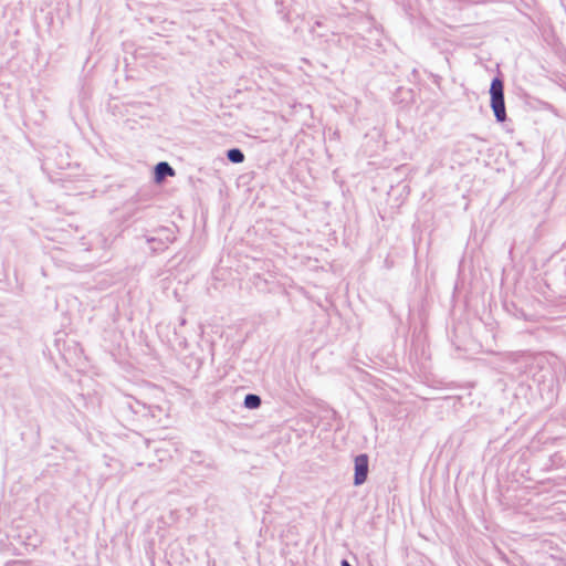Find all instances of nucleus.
Masks as SVG:
<instances>
[{"mask_svg": "<svg viewBox=\"0 0 566 566\" xmlns=\"http://www.w3.org/2000/svg\"><path fill=\"white\" fill-rule=\"evenodd\" d=\"M244 405L250 409H254L261 405V399L256 395H248L244 399Z\"/></svg>", "mask_w": 566, "mask_h": 566, "instance_id": "obj_4", "label": "nucleus"}, {"mask_svg": "<svg viewBox=\"0 0 566 566\" xmlns=\"http://www.w3.org/2000/svg\"><path fill=\"white\" fill-rule=\"evenodd\" d=\"M228 158L230 161L239 164L244 160V155L240 149H230L228 151Z\"/></svg>", "mask_w": 566, "mask_h": 566, "instance_id": "obj_5", "label": "nucleus"}, {"mask_svg": "<svg viewBox=\"0 0 566 566\" xmlns=\"http://www.w3.org/2000/svg\"><path fill=\"white\" fill-rule=\"evenodd\" d=\"M342 566H350V564L347 560H343Z\"/></svg>", "mask_w": 566, "mask_h": 566, "instance_id": "obj_6", "label": "nucleus"}, {"mask_svg": "<svg viewBox=\"0 0 566 566\" xmlns=\"http://www.w3.org/2000/svg\"><path fill=\"white\" fill-rule=\"evenodd\" d=\"M491 107L499 122L506 119V111L504 104V85L500 78H494L490 87Z\"/></svg>", "mask_w": 566, "mask_h": 566, "instance_id": "obj_1", "label": "nucleus"}, {"mask_svg": "<svg viewBox=\"0 0 566 566\" xmlns=\"http://www.w3.org/2000/svg\"><path fill=\"white\" fill-rule=\"evenodd\" d=\"M368 474V457L366 454H360L355 458V479L354 483L356 485L363 484Z\"/></svg>", "mask_w": 566, "mask_h": 566, "instance_id": "obj_2", "label": "nucleus"}, {"mask_svg": "<svg viewBox=\"0 0 566 566\" xmlns=\"http://www.w3.org/2000/svg\"><path fill=\"white\" fill-rule=\"evenodd\" d=\"M174 169L167 163H159L155 169V179L157 182H161L166 176H174Z\"/></svg>", "mask_w": 566, "mask_h": 566, "instance_id": "obj_3", "label": "nucleus"}]
</instances>
